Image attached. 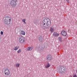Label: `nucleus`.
I'll list each match as a JSON object with an SVG mask.
<instances>
[{"label":"nucleus","instance_id":"nucleus-1","mask_svg":"<svg viewBox=\"0 0 77 77\" xmlns=\"http://www.w3.org/2000/svg\"><path fill=\"white\" fill-rule=\"evenodd\" d=\"M42 24L43 26L45 28L48 27L51 24V21L48 18H45L43 20Z\"/></svg>","mask_w":77,"mask_h":77},{"label":"nucleus","instance_id":"nucleus-2","mask_svg":"<svg viewBox=\"0 0 77 77\" xmlns=\"http://www.w3.org/2000/svg\"><path fill=\"white\" fill-rule=\"evenodd\" d=\"M59 71L60 74L65 73L66 72V67L64 66H61L60 68Z\"/></svg>","mask_w":77,"mask_h":77},{"label":"nucleus","instance_id":"nucleus-3","mask_svg":"<svg viewBox=\"0 0 77 77\" xmlns=\"http://www.w3.org/2000/svg\"><path fill=\"white\" fill-rule=\"evenodd\" d=\"M11 22V18L9 17H6L4 20V23L5 24L8 25Z\"/></svg>","mask_w":77,"mask_h":77},{"label":"nucleus","instance_id":"nucleus-4","mask_svg":"<svg viewBox=\"0 0 77 77\" xmlns=\"http://www.w3.org/2000/svg\"><path fill=\"white\" fill-rule=\"evenodd\" d=\"M20 44H23L26 41L24 37L23 36H20L18 38Z\"/></svg>","mask_w":77,"mask_h":77},{"label":"nucleus","instance_id":"nucleus-5","mask_svg":"<svg viewBox=\"0 0 77 77\" xmlns=\"http://www.w3.org/2000/svg\"><path fill=\"white\" fill-rule=\"evenodd\" d=\"M10 5L13 8H15L17 6V2L15 0L12 1L10 2Z\"/></svg>","mask_w":77,"mask_h":77},{"label":"nucleus","instance_id":"nucleus-6","mask_svg":"<svg viewBox=\"0 0 77 77\" xmlns=\"http://www.w3.org/2000/svg\"><path fill=\"white\" fill-rule=\"evenodd\" d=\"M4 74L6 76H8L10 74V70L8 69H6L5 70Z\"/></svg>","mask_w":77,"mask_h":77},{"label":"nucleus","instance_id":"nucleus-7","mask_svg":"<svg viewBox=\"0 0 77 77\" xmlns=\"http://www.w3.org/2000/svg\"><path fill=\"white\" fill-rule=\"evenodd\" d=\"M40 49V52H43L45 50V45H41L40 47H39Z\"/></svg>","mask_w":77,"mask_h":77},{"label":"nucleus","instance_id":"nucleus-8","mask_svg":"<svg viewBox=\"0 0 77 77\" xmlns=\"http://www.w3.org/2000/svg\"><path fill=\"white\" fill-rule=\"evenodd\" d=\"M47 59L48 60H51L52 59L51 55H49L47 57Z\"/></svg>","mask_w":77,"mask_h":77},{"label":"nucleus","instance_id":"nucleus-9","mask_svg":"<svg viewBox=\"0 0 77 77\" xmlns=\"http://www.w3.org/2000/svg\"><path fill=\"white\" fill-rule=\"evenodd\" d=\"M38 39L39 41L41 42H42L43 41V38H42V36H39L38 37Z\"/></svg>","mask_w":77,"mask_h":77},{"label":"nucleus","instance_id":"nucleus-10","mask_svg":"<svg viewBox=\"0 0 77 77\" xmlns=\"http://www.w3.org/2000/svg\"><path fill=\"white\" fill-rule=\"evenodd\" d=\"M61 33L62 35L63 36H66L67 33L65 30H63L62 32Z\"/></svg>","mask_w":77,"mask_h":77},{"label":"nucleus","instance_id":"nucleus-11","mask_svg":"<svg viewBox=\"0 0 77 77\" xmlns=\"http://www.w3.org/2000/svg\"><path fill=\"white\" fill-rule=\"evenodd\" d=\"M33 50V48L32 47H28L27 48V51H32Z\"/></svg>","mask_w":77,"mask_h":77},{"label":"nucleus","instance_id":"nucleus-12","mask_svg":"<svg viewBox=\"0 0 77 77\" xmlns=\"http://www.w3.org/2000/svg\"><path fill=\"white\" fill-rule=\"evenodd\" d=\"M50 66V64L49 63H47L45 65V68H49Z\"/></svg>","mask_w":77,"mask_h":77},{"label":"nucleus","instance_id":"nucleus-13","mask_svg":"<svg viewBox=\"0 0 77 77\" xmlns=\"http://www.w3.org/2000/svg\"><path fill=\"white\" fill-rule=\"evenodd\" d=\"M54 36H58L59 35V34H57L56 32H54L53 34Z\"/></svg>","mask_w":77,"mask_h":77},{"label":"nucleus","instance_id":"nucleus-14","mask_svg":"<svg viewBox=\"0 0 77 77\" xmlns=\"http://www.w3.org/2000/svg\"><path fill=\"white\" fill-rule=\"evenodd\" d=\"M19 46H17L15 47H14V50L16 51V50H17L18 49H19Z\"/></svg>","mask_w":77,"mask_h":77},{"label":"nucleus","instance_id":"nucleus-15","mask_svg":"<svg viewBox=\"0 0 77 77\" xmlns=\"http://www.w3.org/2000/svg\"><path fill=\"white\" fill-rule=\"evenodd\" d=\"M20 33L22 35H26V32L24 31H21Z\"/></svg>","mask_w":77,"mask_h":77},{"label":"nucleus","instance_id":"nucleus-16","mask_svg":"<svg viewBox=\"0 0 77 77\" xmlns=\"http://www.w3.org/2000/svg\"><path fill=\"white\" fill-rule=\"evenodd\" d=\"M20 63H17L16 64L15 66L16 68H19V67H20Z\"/></svg>","mask_w":77,"mask_h":77},{"label":"nucleus","instance_id":"nucleus-17","mask_svg":"<svg viewBox=\"0 0 77 77\" xmlns=\"http://www.w3.org/2000/svg\"><path fill=\"white\" fill-rule=\"evenodd\" d=\"M50 31L51 32H53L54 31V28L53 27H51L50 29Z\"/></svg>","mask_w":77,"mask_h":77},{"label":"nucleus","instance_id":"nucleus-18","mask_svg":"<svg viewBox=\"0 0 77 77\" xmlns=\"http://www.w3.org/2000/svg\"><path fill=\"white\" fill-rule=\"evenodd\" d=\"M58 39L60 42H62V38H61V37H59Z\"/></svg>","mask_w":77,"mask_h":77},{"label":"nucleus","instance_id":"nucleus-19","mask_svg":"<svg viewBox=\"0 0 77 77\" xmlns=\"http://www.w3.org/2000/svg\"><path fill=\"white\" fill-rule=\"evenodd\" d=\"M26 19H24L22 20V21L23 22V23H24V24H26Z\"/></svg>","mask_w":77,"mask_h":77},{"label":"nucleus","instance_id":"nucleus-20","mask_svg":"<svg viewBox=\"0 0 77 77\" xmlns=\"http://www.w3.org/2000/svg\"><path fill=\"white\" fill-rule=\"evenodd\" d=\"M21 52V49H19L17 51V53H20Z\"/></svg>","mask_w":77,"mask_h":77},{"label":"nucleus","instance_id":"nucleus-21","mask_svg":"<svg viewBox=\"0 0 77 77\" xmlns=\"http://www.w3.org/2000/svg\"><path fill=\"white\" fill-rule=\"evenodd\" d=\"M1 34L2 35H3V31H1Z\"/></svg>","mask_w":77,"mask_h":77},{"label":"nucleus","instance_id":"nucleus-22","mask_svg":"<svg viewBox=\"0 0 77 77\" xmlns=\"http://www.w3.org/2000/svg\"><path fill=\"white\" fill-rule=\"evenodd\" d=\"M73 77H77V75H74L73 76Z\"/></svg>","mask_w":77,"mask_h":77},{"label":"nucleus","instance_id":"nucleus-23","mask_svg":"<svg viewBox=\"0 0 77 77\" xmlns=\"http://www.w3.org/2000/svg\"><path fill=\"white\" fill-rule=\"evenodd\" d=\"M66 1L68 3H69V0H66Z\"/></svg>","mask_w":77,"mask_h":77},{"label":"nucleus","instance_id":"nucleus-24","mask_svg":"<svg viewBox=\"0 0 77 77\" xmlns=\"http://www.w3.org/2000/svg\"><path fill=\"white\" fill-rule=\"evenodd\" d=\"M14 0V1H15L16 2H17V1H18V0Z\"/></svg>","mask_w":77,"mask_h":77},{"label":"nucleus","instance_id":"nucleus-25","mask_svg":"<svg viewBox=\"0 0 77 77\" xmlns=\"http://www.w3.org/2000/svg\"><path fill=\"white\" fill-rule=\"evenodd\" d=\"M70 29H69V30H68V32H70Z\"/></svg>","mask_w":77,"mask_h":77},{"label":"nucleus","instance_id":"nucleus-26","mask_svg":"<svg viewBox=\"0 0 77 77\" xmlns=\"http://www.w3.org/2000/svg\"><path fill=\"white\" fill-rule=\"evenodd\" d=\"M70 76H71V77H72V76H71V75H70Z\"/></svg>","mask_w":77,"mask_h":77}]
</instances>
